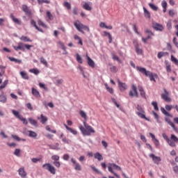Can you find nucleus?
<instances>
[{"mask_svg": "<svg viewBox=\"0 0 178 178\" xmlns=\"http://www.w3.org/2000/svg\"><path fill=\"white\" fill-rule=\"evenodd\" d=\"M83 126H79V130L81 131L83 136H91V133H95V130L92 127L88 125L86 121H83Z\"/></svg>", "mask_w": 178, "mask_h": 178, "instance_id": "obj_1", "label": "nucleus"}, {"mask_svg": "<svg viewBox=\"0 0 178 178\" xmlns=\"http://www.w3.org/2000/svg\"><path fill=\"white\" fill-rule=\"evenodd\" d=\"M74 27H76V30H78V31H79L82 34H85V33L83 32V30H85L86 31H88V33H89V31H90V28H88V26L81 24L80 22V21H79V20H76L74 23Z\"/></svg>", "mask_w": 178, "mask_h": 178, "instance_id": "obj_2", "label": "nucleus"}, {"mask_svg": "<svg viewBox=\"0 0 178 178\" xmlns=\"http://www.w3.org/2000/svg\"><path fill=\"white\" fill-rule=\"evenodd\" d=\"M108 172L113 173L115 177L120 178V176H119L116 172H113V169H115V170H122V168H120L119 165L115 163H111L110 165L108 166Z\"/></svg>", "mask_w": 178, "mask_h": 178, "instance_id": "obj_3", "label": "nucleus"}, {"mask_svg": "<svg viewBox=\"0 0 178 178\" xmlns=\"http://www.w3.org/2000/svg\"><path fill=\"white\" fill-rule=\"evenodd\" d=\"M136 109L138 111V112H136V115H138V116L141 118V119H145V120H148V118H147V117H145V114H144L145 113V111H144V108L141 107V106L138 104Z\"/></svg>", "mask_w": 178, "mask_h": 178, "instance_id": "obj_4", "label": "nucleus"}, {"mask_svg": "<svg viewBox=\"0 0 178 178\" xmlns=\"http://www.w3.org/2000/svg\"><path fill=\"white\" fill-rule=\"evenodd\" d=\"M42 168L44 169H46V170H48V172H49V173H51V175L56 174V168H55L54 165H51V163L43 164Z\"/></svg>", "mask_w": 178, "mask_h": 178, "instance_id": "obj_5", "label": "nucleus"}, {"mask_svg": "<svg viewBox=\"0 0 178 178\" xmlns=\"http://www.w3.org/2000/svg\"><path fill=\"white\" fill-rule=\"evenodd\" d=\"M129 97H136V98H138V92L137 91V86L136 85L131 86V90H129Z\"/></svg>", "mask_w": 178, "mask_h": 178, "instance_id": "obj_6", "label": "nucleus"}, {"mask_svg": "<svg viewBox=\"0 0 178 178\" xmlns=\"http://www.w3.org/2000/svg\"><path fill=\"white\" fill-rule=\"evenodd\" d=\"M176 143H178V138L172 134L170 140H168V144L170 147H176Z\"/></svg>", "mask_w": 178, "mask_h": 178, "instance_id": "obj_7", "label": "nucleus"}, {"mask_svg": "<svg viewBox=\"0 0 178 178\" xmlns=\"http://www.w3.org/2000/svg\"><path fill=\"white\" fill-rule=\"evenodd\" d=\"M164 93L161 94V98L163 99L165 102H170L172 99L170 97H169V92L166 89H163Z\"/></svg>", "mask_w": 178, "mask_h": 178, "instance_id": "obj_8", "label": "nucleus"}, {"mask_svg": "<svg viewBox=\"0 0 178 178\" xmlns=\"http://www.w3.org/2000/svg\"><path fill=\"white\" fill-rule=\"evenodd\" d=\"M51 159H52V161H54V162H53V165H54V166H56V168H60V162L58 161L60 159L59 156L53 155V156H51Z\"/></svg>", "mask_w": 178, "mask_h": 178, "instance_id": "obj_9", "label": "nucleus"}, {"mask_svg": "<svg viewBox=\"0 0 178 178\" xmlns=\"http://www.w3.org/2000/svg\"><path fill=\"white\" fill-rule=\"evenodd\" d=\"M149 157L152 158L154 163H155L156 165H159V162H161V161H162L161 157L156 156L154 154H150Z\"/></svg>", "mask_w": 178, "mask_h": 178, "instance_id": "obj_10", "label": "nucleus"}, {"mask_svg": "<svg viewBox=\"0 0 178 178\" xmlns=\"http://www.w3.org/2000/svg\"><path fill=\"white\" fill-rule=\"evenodd\" d=\"M86 58L88 60V66L94 69V67H95V63L94 62V60H92V59H91V58H90V56H88V55L87 54L86 55Z\"/></svg>", "mask_w": 178, "mask_h": 178, "instance_id": "obj_11", "label": "nucleus"}, {"mask_svg": "<svg viewBox=\"0 0 178 178\" xmlns=\"http://www.w3.org/2000/svg\"><path fill=\"white\" fill-rule=\"evenodd\" d=\"M71 162L74 165V169L79 172L81 170V165L77 163L74 159H71Z\"/></svg>", "mask_w": 178, "mask_h": 178, "instance_id": "obj_12", "label": "nucleus"}, {"mask_svg": "<svg viewBox=\"0 0 178 178\" xmlns=\"http://www.w3.org/2000/svg\"><path fill=\"white\" fill-rule=\"evenodd\" d=\"M10 19H12L13 23L17 24L18 26H22V20L15 17V15H13V14H10Z\"/></svg>", "mask_w": 178, "mask_h": 178, "instance_id": "obj_13", "label": "nucleus"}, {"mask_svg": "<svg viewBox=\"0 0 178 178\" xmlns=\"http://www.w3.org/2000/svg\"><path fill=\"white\" fill-rule=\"evenodd\" d=\"M119 88L120 91H125V90H127V86L126 85L125 83H122L120 81V80H118Z\"/></svg>", "mask_w": 178, "mask_h": 178, "instance_id": "obj_14", "label": "nucleus"}, {"mask_svg": "<svg viewBox=\"0 0 178 178\" xmlns=\"http://www.w3.org/2000/svg\"><path fill=\"white\" fill-rule=\"evenodd\" d=\"M136 70L142 74H145V76H147L149 71H147V70L143 67L136 66Z\"/></svg>", "mask_w": 178, "mask_h": 178, "instance_id": "obj_15", "label": "nucleus"}, {"mask_svg": "<svg viewBox=\"0 0 178 178\" xmlns=\"http://www.w3.org/2000/svg\"><path fill=\"white\" fill-rule=\"evenodd\" d=\"M22 10L25 13L26 16H31V10L29 9V7L26 5L22 6Z\"/></svg>", "mask_w": 178, "mask_h": 178, "instance_id": "obj_16", "label": "nucleus"}, {"mask_svg": "<svg viewBox=\"0 0 178 178\" xmlns=\"http://www.w3.org/2000/svg\"><path fill=\"white\" fill-rule=\"evenodd\" d=\"M146 77H149L150 79V81H156L155 80V77H158V76L156 75V74H154L151 72L149 71V73L147 74V75H146Z\"/></svg>", "mask_w": 178, "mask_h": 178, "instance_id": "obj_17", "label": "nucleus"}, {"mask_svg": "<svg viewBox=\"0 0 178 178\" xmlns=\"http://www.w3.org/2000/svg\"><path fill=\"white\" fill-rule=\"evenodd\" d=\"M18 173L21 177H26L27 176V172L24 170V168H21L18 170Z\"/></svg>", "mask_w": 178, "mask_h": 178, "instance_id": "obj_18", "label": "nucleus"}, {"mask_svg": "<svg viewBox=\"0 0 178 178\" xmlns=\"http://www.w3.org/2000/svg\"><path fill=\"white\" fill-rule=\"evenodd\" d=\"M153 27L154 29V30H156V31H162L163 30V26L156 23L153 25Z\"/></svg>", "mask_w": 178, "mask_h": 178, "instance_id": "obj_19", "label": "nucleus"}, {"mask_svg": "<svg viewBox=\"0 0 178 178\" xmlns=\"http://www.w3.org/2000/svg\"><path fill=\"white\" fill-rule=\"evenodd\" d=\"M29 123H31L32 124V126H34L35 127H38V122H37V120L31 118H29L28 119Z\"/></svg>", "mask_w": 178, "mask_h": 178, "instance_id": "obj_20", "label": "nucleus"}, {"mask_svg": "<svg viewBox=\"0 0 178 178\" xmlns=\"http://www.w3.org/2000/svg\"><path fill=\"white\" fill-rule=\"evenodd\" d=\"M38 120H40V122L42 124H44L48 120V118L46 116H44L43 114H41L40 118H38Z\"/></svg>", "mask_w": 178, "mask_h": 178, "instance_id": "obj_21", "label": "nucleus"}, {"mask_svg": "<svg viewBox=\"0 0 178 178\" xmlns=\"http://www.w3.org/2000/svg\"><path fill=\"white\" fill-rule=\"evenodd\" d=\"M138 91L140 92V96L142 98H145V91H144V88L141 86H138Z\"/></svg>", "mask_w": 178, "mask_h": 178, "instance_id": "obj_22", "label": "nucleus"}, {"mask_svg": "<svg viewBox=\"0 0 178 178\" xmlns=\"http://www.w3.org/2000/svg\"><path fill=\"white\" fill-rule=\"evenodd\" d=\"M165 122H167V123H168V124H170V126H171V127H172V129L175 131H177V129L176 128V127L175 126V124H173V122H170V119L165 118Z\"/></svg>", "mask_w": 178, "mask_h": 178, "instance_id": "obj_23", "label": "nucleus"}, {"mask_svg": "<svg viewBox=\"0 0 178 178\" xmlns=\"http://www.w3.org/2000/svg\"><path fill=\"white\" fill-rule=\"evenodd\" d=\"M32 94L36 98H40V97H41V95H40V92H38V90H37V89L34 88H32Z\"/></svg>", "mask_w": 178, "mask_h": 178, "instance_id": "obj_24", "label": "nucleus"}, {"mask_svg": "<svg viewBox=\"0 0 178 178\" xmlns=\"http://www.w3.org/2000/svg\"><path fill=\"white\" fill-rule=\"evenodd\" d=\"M95 159L98 160L99 161H104V157H102V154H100L99 152H96L94 154Z\"/></svg>", "mask_w": 178, "mask_h": 178, "instance_id": "obj_25", "label": "nucleus"}, {"mask_svg": "<svg viewBox=\"0 0 178 178\" xmlns=\"http://www.w3.org/2000/svg\"><path fill=\"white\" fill-rule=\"evenodd\" d=\"M83 9H85V10H92V8L90 6V2L87 3L86 2L83 6H82Z\"/></svg>", "mask_w": 178, "mask_h": 178, "instance_id": "obj_26", "label": "nucleus"}, {"mask_svg": "<svg viewBox=\"0 0 178 178\" xmlns=\"http://www.w3.org/2000/svg\"><path fill=\"white\" fill-rule=\"evenodd\" d=\"M143 10H144L145 17H146V19H151V14L149 13V11H148V10L145 8V7H143Z\"/></svg>", "mask_w": 178, "mask_h": 178, "instance_id": "obj_27", "label": "nucleus"}, {"mask_svg": "<svg viewBox=\"0 0 178 178\" xmlns=\"http://www.w3.org/2000/svg\"><path fill=\"white\" fill-rule=\"evenodd\" d=\"M31 24L32 26H33L34 28L36 29V30L42 33V29H40L38 26H37V24L35 23V21H34V19H31Z\"/></svg>", "mask_w": 178, "mask_h": 178, "instance_id": "obj_28", "label": "nucleus"}, {"mask_svg": "<svg viewBox=\"0 0 178 178\" xmlns=\"http://www.w3.org/2000/svg\"><path fill=\"white\" fill-rule=\"evenodd\" d=\"M161 111L162 112V113H163V115H165V116H169L170 118H173V116L169 113V112H168L166 110H165V108L163 107L161 108Z\"/></svg>", "mask_w": 178, "mask_h": 178, "instance_id": "obj_29", "label": "nucleus"}, {"mask_svg": "<svg viewBox=\"0 0 178 178\" xmlns=\"http://www.w3.org/2000/svg\"><path fill=\"white\" fill-rule=\"evenodd\" d=\"M0 102L2 104H5L6 102V96L3 94V92L0 95Z\"/></svg>", "mask_w": 178, "mask_h": 178, "instance_id": "obj_30", "label": "nucleus"}, {"mask_svg": "<svg viewBox=\"0 0 178 178\" xmlns=\"http://www.w3.org/2000/svg\"><path fill=\"white\" fill-rule=\"evenodd\" d=\"M79 115H80V116H81L83 118V119H84L85 122H86V120H87V113H86V112H84V111L81 110L79 111Z\"/></svg>", "mask_w": 178, "mask_h": 178, "instance_id": "obj_31", "label": "nucleus"}, {"mask_svg": "<svg viewBox=\"0 0 178 178\" xmlns=\"http://www.w3.org/2000/svg\"><path fill=\"white\" fill-rule=\"evenodd\" d=\"M12 113L17 118V119H19L22 118V115H20V113L19 111H16L15 110H12Z\"/></svg>", "mask_w": 178, "mask_h": 178, "instance_id": "obj_32", "label": "nucleus"}, {"mask_svg": "<svg viewBox=\"0 0 178 178\" xmlns=\"http://www.w3.org/2000/svg\"><path fill=\"white\" fill-rule=\"evenodd\" d=\"M20 75L22 77V79H24V80H29V75L27 74V73L22 71L20 72Z\"/></svg>", "mask_w": 178, "mask_h": 178, "instance_id": "obj_33", "label": "nucleus"}, {"mask_svg": "<svg viewBox=\"0 0 178 178\" xmlns=\"http://www.w3.org/2000/svg\"><path fill=\"white\" fill-rule=\"evenodd\" d=\"M21 41H24V42H31V40L27 36L22 35L20 38Z\"/></svg>", "mask_w": 178, "mask_h": 178, "instance_id": "obj_34", "label": "nucleus"}, {"mask_svg": "<svg viewBox=\"0 0 178 178\" xmlns=\"http://www.w3.org/2000/svg\"><path fill=\"white\" fill-rule=\"evenodd\" d=\"M29 136L31 137L32 138H35L37 137V133L33 131H28Z\"/></svg>", "mask_w": 178, "mask_h": 178, "instance_id": "obj_35", "label": "nucleus"}, {"mask_svg": "<svg viewBox=\"0 0 178 178\" xmlns=\"http://www.w3.org/2000/svg\"><path fill=\"white\" fill-rule=\"evenodd\" d=\"M30 73H33V74H40V70H38L37 68H33L29 70Z\"/></svg>", "mask_w": 178, "mask_h": 178, "instance_id": "obj_36", "label": "nucleus"}, {"mask_svg": "<svg viewBox=\"0 0 178 178\" xmlns=\"http://www.w3.org/2000/svg\"><path fill=\"white\" fill-rule=\"evenodd\" d=\"M18 45L19 46V49L20 51H26V44L22 43V42H19Z\"/></svg>", "mask_w": 178, "mask_h": 178, "instance_id": "obj_37", "label": "nucleus"}, {"mask_svg": "<svg viewBox=\"0 0 178 178\" xmlns=\"http://www.w3.org/2000/svg\"><path fill=\"white\" fill-rule=\"evenodd\" d=\"M40 63H42V65H44L47 67H48V62H47V60H45L44 57L40 58Z\"/></svg>", "mask_w": 178, "mask_h": 178, "instance_id": "obj_38", "label": "nucleus"}, {"mask_svg": "<svg viewBox=\"0 0 178 178\" xmlns=\"http://www.w3.org/2000/svg\"><path fill=\"white\" fill-rule=\"evenodd\" d=\"M152 106H154V111H159V108L158 107V103L156 102H152Z\"/></svg>", "mask_w": 178, "mask_h": 178, "instance_id": "obj_39", "label": "nucleus"}, {"mask_svg": "<svg viewBox=\"0 0 178 178\" xmlns=\"http://www.w3.org/2000/svg\"><path fill=\"white\" fill-rule=\"evenodd\" d=\"M63 5L65 8H67V9H68V10L72 9V5H70V3L65 1Z\"/></svg>", "mask_w": 178, "mask_h": 178, "instance_id": "obj_40", "label": "nucleus"}, {"mask_svg": "<svg viewBox=\"0 0 178 178\" xmlns=\"http://www.w3.org/2000/svg\"><path fill=\"white\" fill-rule=\"evenodd\" d=\"M151 38H152L151 35H148L147 38H142V41L143 42H144V44H147V40H151Z\"/></svg>", "mask_w": 178, "mask_h": 178, "instance_id": "obj_41", "label": "nucleus"}, {"mask_svg": "<svg viewBox=\"0 0 178 178\" xmlns=\"http://www.w3.org/2000/svg\"><path fill=\"white\" fill-rule=\"evenodd\" d=\"M149 8H151V9H152V10H158V7H156V6L154 5V3H149Z\"/></svg>", "mask_w": 178, "mask_h": 178, "instance_id": "obj_42", "label": "nucleus"}, {"mask_svg": "<svg viewBox=\"0 0 178 178\" xmlns=\"http://www.w3.org/2000/svg\"><path fill=\"white\" fill-rule=\"evenodd\" d=\"M78 69L80 70L81 74L83 76V77L85 79H87V76H86V74H84V70H83V67H81V65H79Z\"/></svg>", "mask_w": 178, "mask_h": 178, "instance_id": "obj_43", "label": "nucleus"}, {"mask_svg": "<svg viewBox=\"0 0 178 178\" xmlns=\"http://www.w3.org/2000/svg\"><path fill=\"white\" fill-rule=\"evenodd\" d=\"M112 58L113 60H117V62H119V63H121L120 59H119V57H118L115 54H112Z\"/></svg>", "mask_w": 178, "mask_h": 178, "instance_id": "obj_44", "label": "nucleus"}, {"mask_svg": "<svg viewBox=\"0 0 178 178\" xmlns=\"http://www.w3.org/2000/svg\"><path fill=\"white\" fill-rule=\"evenodd\" d=\"M46 15L49 20H54V16L52 15V14H51V12L47 11Z\"/></svg>", "mask_w": 178, "mask_h": 178, "instance_id": "obj_45", "label": "nucleus"}, {"mask_svg": "<svg viewBox=\"0 0 178 178\" xmlns=\"http://www.w3.org/2000/svg\"><path fill=\"white\" fill-rule=\"evenodd\" d=\"M135 49H136V54H138V55H141V54H143V50H141L140 48L138 47V46H136L135 47Z\"/></svg>", "mask_w": 178, "mask_h": 178, "instance_id": "obj_46", "label": "nucleus"}, {"mask_svg": "<svg viewBox=\"0 0 178 178\" xmlns=\"http://www.w3.org/2000/svg\"><path fill=\"white\" fill-rule=\"evenodd\" d=\"M19 120H21L22 122H23L24 124H29V122L27 121V119L23 118V116H21V118H19Z\"/></svg>", "mask_w": 178, "mask_h": 178, "instance_id": "obj_47", "label": "nucleus"}, {"mask_svg": "<svg viewBox=\"0 0 178 178\" xmlns=\"http://www.w3.org/2000/svg\"><path fill=\"white\" fill-rule=\"evenodd\" d=\"M38 3L41 5V3H51V1L48 0H38Z\"/></svg>", "mask_w": 178, "mask_h": 178, "instance_id": "obj_48", "label": "nucleus"}, {"mask_svg": "<svg viewBox=\"0 0 178 178\" xmlns=\"http://www.w3.org/2000/svg\"><path fill=\"white\" fill-rule=\"evenodd\" d=\"M31 161L33 163H37V162H40V161H42V158H39V159L33 158L31 159Z\"/></svg>", "mask_w": 178, "mask_h": 178, "instance_id": "obj_49", "label": "nucleus"}, {"mask_svg": "<svg viewBox=\"0 0 178 178\" xmlns=\"http://www.w3.org/2000/svg\"><path fill=\"white\" fill-rule=\"evenodd\" d=\"M90 168L93 170V172H96V173L101 175V171H99L98 169H97V168H95V166L91 165Z\"/></svg>", "mask_w": 178, "mask_h": 178, "instance_id": "obj_50", "label": "nucleus"}, {"mask_svg": "<svg viewBox=\"0 0 178 178\" xmlns=\"http://www.w3.org/2000/svg\"><path fill=\"white\" fill-rule=\"evenodd\" d=\"M171 60H172V62H174V63L176 64L177 66H178V60H177V58H175V56H173V55L171 56Z\"/></svg>", "mask_w": 178, "mask_h": 178, "instance_id": "obj_51", "label": "nucleus"}, {"mask_svg": "<svg viewBox=\"0 0 178 178\" xmlns=\"http://www.w3.org/2000/svg\"><path fill=\"white\" fill-rule=\"evenodd\" d=\"M76 60L79 63H83V59H81V57L79 54H76Z\"/></svg>", "mask_w": 178, "mask_h": 178, "instance_id": "obj_52", "label": "nucleus"}, {"mask_svg": "<svg viewBox=\"0 0 178 178\" xmlns=\"http://www.w3.org/2000/svg\"><path fill=\"white\" fill-rule=\"evenodd\" d=\"M48 147L50 148V149H60L59 147H58V146L55 145H48Z\"/></svg>", "mask_w": 178, "mask_h": 178, "instance_id": "obj_53", "label": "nucleus"}, {"mask_svg": "<svg viewBox=\"0 0 178 178\" xmlns=\"http://www.w3.org/2000/svg\"><path fill=\"white\" fill-rule=\"evenodd\" d=\"M38 24L39 26H41L42 27H47V25H45V24H44V22H42V21H41V19H39L38 21Z\"/></svg>", "mask_w": 178, "mask_h": 178, "instance_id": "obj_54", "label": "nucleus"}, {"mask_svg": "<svg viewBox=\"0 0 178 178\" xmlns=\"http://www.w3.org/2000/svg\"><path fill=\"white\" fill-rule=\"evenodd\" d=\"M62 83H63V79H57V80L56 81L55 84H56V86H60V84H62Z\"/></svg>", "mask_w": 178, "mask_h": 178, "instance_id": "obj_55", "label": "nucleus"}, {"mask_svg": "<svg viewBox=\"0 0 178 178\" xmlns=\"http://www.w3.org/2000/svg\"><path fill=\"white\" fill-rule=\"evenodd\" d=\"M61 49H63V51H66V47H65V44H63V43L62 42H58Z\"/></svg>", "mask_w": 178, "mask_h": 178, "instance_id": "obj_56", "label": "nucleus"}, {"mask_svg": "<svg viewBox=\"0 0 178 178\" xmlns=\"http://www.w3.org/2000/svg\"><path fill=\"white\" fill-rule=\"evenodd\" d=\"M162 56H165V52H162V51L159 52L157 54V57L159 58V59H161Z\"/></svg>", "mask_w": 178, "mask_h": 178, "instance_id": "obj_57", "label": "nucleus"}, {"mask_svg": "<svg viewBox=\"0 0 178 178\" xmlns=\"http://www.w3.org/2000/svg\"><path fill=\"white\" fill-rule=\"evenodd\" d=\"M173 44L178 48V42H177V38L176 37H174L172 40Z\"/></svg>", "mask_w": 178, "mask_h": 178, "instance_id": "obj_58", "label": "nucleus"}, {"mask_svg": "<svg viewBox=\"0 0 178 178\" xmlns=\"http://www.w3.org/2000/svg\"><path fill=\"white\" fill-rule=\"evenodd\" d=\"M13 138H14V140H16L17 141H22V138H19V136H16V135H12Z\"/></svg>", "mask_w": 178, "mask_h": 178, "instance_id": "obj_59", "label": "nucleus"}, {"mask_svg": "<svg viewBox=\"0 0 178 178\" xmlns=\"http://www.w3.org/2000/svg\"><path fill=\"white\" fill-rule=\"evenodd\" d=\"M68 131H70V133H72V134H74V136H76L77 135V131L72 129V128H70V130Z\"/></svg>", "mask_w": 178, "mask_h": 178, "instance_id": "obj_60", "label": "nucleus"}, {"mask_svg": "<svg viewBox=\"0 0 178 178\" xmlns=\"http://www.w3.org/2000/svg\"><path fill=\"white\" fill-rule=\"evenodd\" d=\"M154 145H156V148H159V140L155 139L154 140Z\"/></svg>", "mask_w": 178, "mask_h": 178, "instance_id": "obj_61", "label": "nucleus"}, {"mask_svg": "<svg viewBox=\"0 0 178 178\" xmlns=\"http://www.w3.org/2000/svg\"><path fill=\"white\" fill-rule=\"evenodd\" d=\"M19 154H20V149H16L14 152V155H16V156H19Z\"/></svg>", "mask_w": 178, "mask_h": 178, "instance_id": "obj_62", "label": "nucleus"}, {"mask_svg": "<svg viewBox=\"0 0 178 178\" xmlns=\"http://www.w3.org/2000/svg\"><path fill=\"white\" fill-rule=\"evenodd\" d=\"M102 145H103L104 148H108V143H106V141L105 140L102 141Z\"/></svg>", "mask_w": 178, "mask_h": 178, "instance_id": "obj_63", "label": "nucleus"}, {"mask_svg": "<svg viewBox=\"0 0 178 178\" xmlns=\"http://www.w3.org/2000/svg\"><path fill=\"white\" fill-rule=\"evenodd\" d=\"M26 108L29 109V111H33V106L30 103L26 104Z\"/></svg>", "mask_w": 178, "mask_h": 178, "instance_id": "obj_64", "label": "nucleus"}]
</instances>
